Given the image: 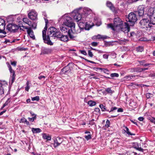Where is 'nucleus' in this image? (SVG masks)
<instances>
[{"mask_svg": "<svg viewBox=\"0 0 155 155\" xmlns=\"http://www.w3.org/2000/svg\"><path fill=\"white\" fill-rule=\"evenodd\" d=\"M107 27L111 29H130L128 23L124 22L119 17L115 18L114 19L113 23L107 25Z\"/></svg>", "mask_w": 155, "mask_h": 155, "instance_id": "obj_1", "label": "nucleus"}, {"mask_svg": "<svg viewBox=\"0 0 155 155\" xmlns=\"http://www.w3.org/2000/svg\"><path fill=\"white\" fill-rule=\"evenodd\" d=\"M67 27L70 28L71 29L75 28V24L73 22L72 18L71 17H67L65 21L60 25V29H67Z\"/></svg>", "mask_w": 155, "mask_h": 155, "instance_id": "obj_2", "label": "nucleus"}, {"mask_svg": "<svg viewBox=\"0 0 155 155\" xmlns=\"http://www.w3.org/2000/svg\"><path fill=\"white\" fill-rule=\"evenodd\" d=\"M137 20L136 14L132 12L130 13L128 16L126 18V21L129 22L130 24L129 25L130 27V26H133L134 25Z\"/></svg>", "mask_w": 155, "mask_h": 155, "instance_id": "obj_3", "label": "nucleus"}, {"mask_svg": "<svg viewBox=\"0 0 155 155\" xmlns=\"http://www.w3.org/2000/svg\"><path fill=\"white\" fill-rule=\"evenodd\" d=\"M7 66L11 73L10 77L9 79V83L12 84L15 80V72L12 69V67L9 63L7 64Z\"/></svg>", "mask_w": 155, "mask_h": 155, "instance_id": "obj_4", "label": "nucleus"}, {"mask_svg": "<svg viewBox=\"0 0 155 155\" xmlns=\"http://www.w3.org/2000/svg\"><path fill=\"white\" fill-rule=\"evenodd\" d=\"M47 30H43L42 31V37L44 42L48 45H52L53 43L50 39L49 36L46 35V31Z\"/></svg>", "mask_w": 155, "mask_h": 155, "instance_id": "obj_5", "label": "nucleus"}, {"mask_svg": "<svg viewBox=\"0 0 155 155\" xmlns=\"http://www.w3.org/2000/svg\"><path fill=\"white\" fill-rule=\"evenodd\" d=\"M45 20V25L44 29H57L54 27V22L52 20L48 21V20L45 18H44Z\"/></svg>", "mask_w": 155, "mask_h": 155, "instance_id": "obj_6", "label": "nucleus"}, {"mask_svg": "<svg viewBox=\"0 0 155 155\" xmlns=\"http://www.w3.org/2000/svg\"><path fill=\"white\" fill-rule=\"evenodd\" d=\"M141 24V28H153L154 26H152L150 22L147 21V19H144L141 20L140 22Z\"/></svg>", "mask_w": 155, "mask_h": 155, "instance_id": "obj_7", "label": "nucleus"}, {"mask_svg": "<svg viewBox=\"0 0 155 155\" xmlns=\"http://www.w3.org/2000/svg\"><path fill=\"white\" fill-rule=\"evenodd\" d=\"M24 28L22 24L16 25L14 24H8L7 26L6 29H22L21 27Z\"/></svg>", "mask_w": 155, "mask_h": 155, "instance_id": "obj_8", "label": "nucleus"}, {"mask_svg": "<svg viewBox=\"0 0 155 155\" xmlns=\"http://www.w3.org/2000/svg\"><path fill=\"white\" fill-rule=\"evenodd\" d=\"M28 17L32 20H35L37 19L38 14L34 10H31L28 14Z\"/></svg>", "mask_w": 155, "mask_h": 155, "instance_id": "obj_9", "label": "nucleus"}, {"mask_svg": "<svg viewBox=\"0 0 155 155\" xmlns=\"http://www.w3.org/2000/svg\"><path fill=\"white\" fill-rule=\"evenodd\" d=\"M72 16L74 20L76 21V22H78L79 21L81 20V19L84 18L82 15L81 14L77 12L75 14L72 13Z\"/></svg>", "mask_w": 155, "mask_h": 155, "instance_id": "obj_10", "label": "nucleus"}, {"mask_svg": "<svg viewBox=\"0 0 155 155\" xmlns=\"http://www.w3.org/2000/svg\"><path fill=\"white\" fill-rule=\"evenodd\" d=\"M78 33L76 30H68V34L70 38L73 39L76 37V35Z\"/></svg>", "mask_w": 155, "mask_h": 155, "instance_id": "obj_11", "label": "nucleus"}, {"mask_svg": "<svg viewBox=\"0 0 155 155\" xmlns=\"http://www.w3.org/2000/svg\"><path fill=\"white\" fill-rule=\"evenodd\" d=\"M54 140V147H56L62 143V140L61 138L60 137H54L53 139Z\"/></svg>", "mask_w": 155, "mask_h": 155, "instance_id": "obj_12", "label": "nucleus"}, {"mask_svg": "<svg viewBox=\"0 0 155 155\" xmlns=\"http://www.w3.org/2000/svg\"><path fill=\"white\" fill-rule=\"evenodd\" d=\"M138 14L139 16H142L144 13V6L143 5H140L138 7Z\"/></svg>", "mask_w": 155, "mask_h": 155, "instance_id": "obj_13", "label": "nucleus"}, {"mask_svg": "<svg viewBox=\"0 0 155 155\" xmlns=\"http://www.w3.org/2000/svg\"><path fill=\"white\" fill-rule=\"evenodd\" d=\"M154 13V9L153 8H151L148 9L147 12V15L149 18L151 17L152 18L155 16Z\"/></svg>", "mask_w": 155, "mask_h": 155, "instance_id": "obj_14", "label": "nucleus"}, {"mask_svg": "<svg viewBox=\"0 0 155 155\" xmlns=\"http://www.w3.org/2000/svg\"><path fill=\"white\" fill-rule=\"evenodd\" d=\"M92 12L91 9L88 8H84L83 10L82 15L83 17L84 16V17L87 16L89 14Z\"/></svg>", "mask_w": 155, "mask_h": 155, "instance_id": "obj_15", "label": "nucleus"}, {"mask_svg": "<svg viewBox=\"0 0 155 155\" xmlns=\"http://www.w3.org/2000/svg\"><path fill=\"white\" fill-rule=\"evenodd\" d=\"M101 24V23L99 22L96 24L95 25L97 26H99ZM93 23H91V24H89L87 22H86L85 24V29H90L92 28L94 26H95Z\"/></svg>", "mask_w": 155, "mask_h": 155, "instance_id": "obj_16", "label": "nucleus"}, {"mask_svg": "<svg viewBox=\"0 0 155 155\" xmlns=\"http://www.w3.org/2000/svg\"><path fill=\"white\" fill-rule=\"evenodd\" d=\"M139 76L138 75H127L124 77V78L125 79H127L128 80H134V79H137L138 78Z\"/></svg>", "mask_w": 155, "mask_h": 155, "instance_id": "obj_17", "label": "nucleus"}, {"mask_svg": "<svg viewBox=\"0 0 155 155\" xmlns=\"http://www.w3.org/2000/svg\"><path fill=\"white\" fill-rule=\"evenodd\" d=\"M109 37L106 35H96L94 36L92 38L93 39H100L101 38L103 39V40L107 39Z\"/></svg>", "mask_w": 155, "mask_h": 155, "instance_id": "obj_18", "label": "nucleus"}, {"mask_svg": "<svg viewBox=\"0 0 155 155\" xmlns=\"http://www.w3.org/2000/svg\"><path fill=\"white\" fill-rule=\"evenodd\" d=\"M133 147L140 151L143 152V149L140 147V145L137 143H134Z\"/></svg>", "mask_w": 155, "mask_h": 155, "instance_id": "obj_19", "label": "nucleus"}, {"mask_svg": "<svg viewBox=\"0 0 155 155\" xmlns=\"http://www.w3.org/2000/svg\"><path fill=\"white\" fill-rule=\"evenodd\" d=\"M27 32L28 35L33 39H35V37L34 34V32L32 30H27Z\"/></svg>", "mask_w": 155, "mask_h": 155, "instance_id": "obj_20", "label": "nucleus"}, {"mask_svg": "<svg viewBox=\"0 0 155 155\" xmlns=\"http://www.w3.org/2000/svg\"><path fill=\"white\" fill-rule=\"evenodd\" d=\"M52 50L51 49L49 48H44L42 49L41 53L43 54H46L50 53L51 51Z\"/></svg>", "mask_w": 155, "mask_h": 155, "instance_id": "obj_21", "label": "nucleus"}, {"mask_svg": "<svg viewBox=\"0 0 155 155\" xmlns=\"http://www.w3.org/2000/svg\"><path fill=\"white\" fill-rule=\"evenodd\" d=\"M106 4L107 6L113 12H114L115 10V7L110 2L107 1Z\"/></svg>", "mask_w": 155, "mask_h": 155, "instance_id": "obj_22", "label": "nucleus"}, {"mask_svg": "<svg viewBox=\"0 0 155 155\" xmlns=\"http://www.w3.org/2000/svg\"><path fill=\"white\" fill-rule=\"evenodd\" d=\"M58 30H56L54 32V37L60 38L62 36V34Z\"/></svg>", "mask_w": 155, "mask_h": 155, "instance_id": "obj_23", "label": "nucleus"}, {"mask_svg": "<svg viewBox=\"0 0 155 155\" xmlns=\"http://www.w3.org/2000/svg\"><path fill=\"white\" fill-rule=\"evenodd\" d=\"M60 40L62 41L65 42L68 41V38L67 35H62L61 37L59 38Z\"/></svg>", "mask_w": 155, "mask_h": 155, "instance_id": "obj_24", "label": "nucleus"}, {"mask_svg": "<svg viewBox=\"0 0 155 155\" xmlns=\"http://www.w3.org/2000/svg\"><path fill=\"white\" fill-rule=\"evenodd\" d=\"M42 137L44 139H46L47 140H51V137L49 134H43Z\"/></svg>", "mask_w": 155, "mask_h": 155, "instance_id": "obj_25", "label": "nucleus"}, {"mask_svg": "<svg viewBox=\"0 0 155 155\" xmlns=\"http://www.w3.org/2000/svg\"><path fill=\"white\" fill-rule=\"evenodd\" d=\"M5 21L0 18V29L2 28H3V29H5Z\"/></svg>", "mask_w": 155, "mask_h": 155, "instance_id": "obj_26", "label": "nucleus"}, {"mask_svg": "<svg viewBox=\"0 0 155 155\" xmlns=\"http://www.w3.org/2000/svg\"><path fill=\"white\" fill-rule=\"evenodd\" d=\"M129 31L130 30H125V31H123L125 33H127V35L129 37L134 36V35H135L134 32H132L129 33Z\"/></svg>", "mask_w": 155, "mask_h": 155, "instance_id": "obj_27", "label": "nucleus"}, {"mask_svg": "<svg viewBox=\"0 0 155 155\" xmlns=\"http://www.w3.org/2000/svg\"><path fill=\"white\" fill-rule=\"evenodd\" d=\"M5 87V85H3L2 83L0 82V95L4 94Z\"/></svg>", "mask_w": 155, "mask_h": 155, "instance_id": "obj_28", "label": "nucleus"}, {"mask_svg": "<svg viewBox=\"0 0 155 155\" xmlns=\"http://www.w3.org/2000/svg\"><path fill=\"white\" fill-rule=\"evenodd\" d=\"M29 26H30V28H28L27 27H25V29H31V28L35 29L36 28L37 24L35 22H33L31 23Z\"/></svg>", "mask_w": 155, "mask_h": 155, "instance_id": "obj_29", "label": "nucleus"}, {"mask_svg": "<svg viewBox=\"0 0 155 155\" xmlns=\"http://www.w3.org/2000/svg\"><path fill=\"white\" fill-rule=\"evenodd\" d=\"M31 131L33 134H36L40 133L41 132V130L39 128H34L31 129Z\"/></svg>", "mask_w": 155, "mask_h": 155, "instance_id": "obj_30", "label": "nucleus"}, {"mask_svg": "<svg viewBox=\"0 0 155 155\" xmlns=\"http://www.w3.org/2000/svg\"><path fill=\"white\" fill-rule=\"evenodd\" d=\"M150 23L152 25H155V16L154 17H151L150 18Z\"/></svg>", "mask_w": 155, "mask_h": 155, "instance_id": "obj_31", "label": "nucleus"}, {"mask_svg": "<svg viewBox=\"0 0 155 155\" xmlns=\"http://www.w3.org/2000/svg\"><path fill=\"white\" fill-rule=\"evenodd\" d=\"M87 104L90 106H94L96 104V103L94 101H89L88 102Z\"/></svg>", "mask_w": 155, "mask_h": 155, "instance_id": "obj_32", "label": "nucleus"}, {"mask_svg": "<svg viewBox=\"0 0 155 155\" xmlns=\"http://www.w3.org/2000/svg\"><path fill=\"white\" fill-rule=\"evenodd\" d=\"M23 21L26 23L28 25H30V24H31V21H29L27 18H23Z\"/></svg>", "mask_w": 155, "mask_h": 155, "instance_id": "obj_33", "label": "nucleus"}, {"mask_svg": "<svg viewBox=\"0 0 155 155\" xmlns=\"http://www.w3.org/2000/svg\"><path fill=\"white\" fill-rule=\"evenodd\" d=\"M68 71V67H65L61 71V73L62 74H65Z\"/></svg>", "mask_w": 155, "mask_h": 155, "instance_id": "obj_34", "label": "nucleus"}, {"mask_svg": "<svg viewBox=\"0 0 155 155\" xmlns=\"http://www.w3.org/2000/svg\"><path fill=\"white\" fill-rule=\"evenodd\" d=\"M128 42V40L125 39H121L120 41V44L124 45L126 43Z\"/></svg>", "mask_w": 155, "mask_h": 155, "instance_id": "obj_35", "label": "nucleus"}, {"mask_svg": "<svg viewBox=\"0 0 155 155\" xmlns=\"http://www.w3.org/2000/svg\"><path fill=\"white\" fill-rule=\"evenodd\" d=\"M54 31H51L49 32H48L47 35L50 37H54Z\"/></svg>", "mask_w": 155, "mask_h": 155, "instance_id": "obj_36", "label": "nucleus"}, {"mask_svg": "<svg viewBox=\"0 0 155 155\" xmlns=\"http://www.w3.org/2000/svg\"><path fill=\"white\" fill-rule=\"evenodd\" d=\"M11 99L10 98H8L7 100L5 102L3 105V107H4L6 105H7L11 101Z\"/></svg>", "mask_w": 155, "mask_h": 155, "instance_id": "obj_37", "label": "nucleus"}, {"mask_svg": "<svg viewBox=\"0 0 155 155\" xmlns=\"http://www.w3.org/2000/svg\"><path fill=\"white\" fill-rule=\"evenodd\" d=\"M105 91L109 94H112L114 91H112L110 88H108L105 89Z\"/></svg>", "mask_w": 155, "mask_h": 155, "instance_id": "obj_38", "label": "nucleus"}, {"mask_svg": "<svg viewBox=\"0 0 155 155\" xmlns=\"http://www.w3.org/2000/svg\"><path fill=\"white\" fill-rule=\"evenodd\" d=\"M143 50L144 49L143 47L139 46L138 48H137V51L138 52H142L143 51Z\"/></svg>", "mask_w": 155, "mask_h": 155, "instance_id": "obj_39", "label": "nucleus"}, {"mask_svg": "<svg viewBox=\"0 0 155 155\" xmlns=\"http://www.w3.org/2000/svg\"><path fill=\"white\" fill-rule=\"evenodd\" d=\"M110 76L112 77H118L119 76V74L116 73H112L110 74Z\"/></svg>", "mask_w": 155, "mask_h": 155, "instance_id": "obj_40", "label": "nucleus"}, {"mask_svg": "<svg viewBox=\"0 0 155 155\" xmlns=\"http://www.w3.org/2000/svg\"><path fill=\"white\" fill-rule=\"evenodd\" d=\"M135 72H141L143 71L142 68H135Z\"/></svg>", "mask_w": 155, "mask_h": 155, "instance_id": "obj_41", "label": "nucleus"}, {"mask_svg": "<svg viewBox=\"0 0 155 155\" xmlns=\"http://www.w3.org/2000/svg\"><path fill=\"white\" fill-rule=\"evenodd\" d=\"M26 84L27 86L25 87V90L27 91H28L29 89L30 88V87L29 84V82L27 81L26 83Z\"/></svg>", "mask_w": 155, "mask_h": 155, "instance_id": "obj_42", "label": "nucleus"}, {"mask_svg": "<svg viewBox=\"0 0 155 155\" xmlns=\"http://www.w3.org/2000/svg\"><path fill=\"white\" fill-rule=\"evenodd\" d=\"M79 52L82 54L86 55H87V53L84 50H80L79 51Z\"/></svg>", "mask_w": 155, "mask_h": 155, "instance_id": "obj_43", "label": "nucleus"}, {"mask_svg": "<svg viewBox=\"0 0 155 155\" xmlns=\"http://www.w3.org/2000/svg\"><path fill=\"white\" fill-rule=\"evenodd\" d=\"M39 100V96H37L35 97L32 98L31 100L32 101H38Z\"/></svg>", "mask_w": 155, "mask_h": 155, "instance_id": "obj_44", "label": "nucleus"}, {"mask_svg": "<svg viewBox=\"0 0 155 155\" xmlns=\"http://www.w3.org/2000/svg\"><path fill=\"white\" fill-rule=\"evenodd\" d=\"M149 119L150 120V121L153 123L155 124V118L153 117H149Z\"/></svg>", "mask_w": 155, "mask_h": 155, "instance_id": "obj_45", "label": "nucleus"}, {"mask_svg": "<svg viewBox=\"0 0 155 155\" xmlns=\"http://www.w3.org/2000/svg\"><path fill=\"white\" fill-rule=\"evenodd\" d=\"M153 95L152 94L147 93L146 94V97L147 98H149L153 97Z\"/></svg>", "mask_w": 155, "mask_h": 155, "instance_id": "obj_46", "label": "nucleus"}, {"mask_svg": "<svg viewBox=\"0 0 155 155\" xmlns=\"http://www.w3.org/2000/svg\"><path fill=\"white\" fill-rule=\"evenodd\" d=\"M100 108L101 109L102 111H104L106 110L105 106L103 104H100L99 105Z\"/></svg>", "mask_w": 155, "mask_h": 155, "instance_id": "obj_47", "label": "nucleus"}, {"mask_svg": "<svg viewBox=\"0 0 155 155\" xmlns=\"http://www.w3.org/2000/svg\"><path fill=\"white\" fill-rule=\"evenodd\" d=\"M110 122L109 120H107L106 121V123L105 125V126L107 127H108L110 126Z\"/></svg>", "mask_w": 155, "mask_h": 155, "instance_id": "obj_48", "label": "nucleus"}, {"mask_svg": "<svg viewBox=\"0 0 155 155\" xmlns=\"http://www.w3.org/2000/svg\"><path fill=\"white\" fill-rule=\"evenodd\" d=\"M36 117H32L31 118H28V119L30 121L33 122L36 119Z\"/></svg>", "mask_w": 155, "mask_h": 155, "instance_id": "obj_49", "label": "nucleus"}, {"mask_svg": "<svg viewBox=\"0 0 155 155\" xmlns=\"http://www.w3.org/2000/svg\"><path fill=\"white\" fill-rule=\"evenodd\" d=\"M85 137L87 140H89L91 138V135L90 134H89L87 136H85Z\"/></svg>", "mask_w": 155, "mask_h": 155, "instance_id": "obj_50", "label": "nucleus"}, {"mask_svg": "<svg viewBox=\"0 0 155 155\" xmlns=\"http://www.w3.org/2000/svg\"><path fill=\"white\" fill-rule=\"evenodd\" d=\"M88 54L89 56L91 57H92L93 55L92 52L90 50H88Z\"/></svg>", "mask_w": 155, "mask_h": 155, "instance_id": "obj_51", "label": "nucleus"}, {"mask_svg": "<svg viewBox=\"0 0 155 155\" xmlns=\"http://www.w3.org/2000/svg\"><path fill=\"white\" fill-rule=\"evenodd\" d=\"M94 119H92L91 120L89 121V124L91 125H93L94 124Z\"/></svg>", "mask_w": 155, "mask_h": 155, "instance_id": "obj_52", "label": "nucleus"}, {"mask_svg": "<svg viewBox=\"0 0 155 155\" xmlns=\"http://www.w3.org/2000/svg\"><path fill=\"white\" fill-rule=\"evenodd\" d=\"M91 45L93 46H96L97 45V43L96 42H93L91 43Z\"/></svg>", "mask_w": 155, "mask_h": 155, "instance_id": "obj_53", "label": "nucleus"}, {"mask_svg": "<svg viewBox=\"0 0 155 155\" xmlns=\"http://www.w3.org/2000/svg\"><path fill=\"white\" fill-rule=\"evenodd\" d=\"M130 71L131 72H135V68H131L129 69Z\"/></svg>", "mask_w": 155, "mask_h": 155, "instance_id": "obj_54", "label": "nucleus"}, {"mask_svg": "<svg viewBox=\"0 0 155 155\" xmlns=\"http://www.w3.org/2000/svg\"><path fill=\"white\" fill-rule=\"evenodd\" d=\"M108 55L106 54H104L103 55V58L106 59H107L108 57Z\"/></svg>", "mask_w": 155, "mask_h": 155, "instance_id": "obj_55", "label": "nucleus"}, {"mask_svg": "<svg viewBox=\"0 0 155 155\" xmlns=\"http://www.w3.org/2000/svg\"><path fill=\"white\" fill-rule=\"evenodd\" d=\"M139 62L141 65H142V66H144V63H145V61L143 60L141 61H139Z\"/></svg>", "mask_w": 155, "mask_h": 155, "instance_id": "obj_56", "label": "nucleus"}, {"mask_svg": "<svg viewBox=\"0 0 155 155\" xmlns=\"http://www.w3.org/2000/svg\"><path fill=\"white\" fill-rule=\"evenodd\" d=\"M16 63H17L15 61H14L13 62H11V64L12 65L15 67L16 65Z\"/></svg>", "mask_w": 155, "mask_h": 155, "instance_id": "obj_57", "label": "nucleus"}, {"mask_svg": "<svg viewBox=\"0 0 155 155\" xmlns=\"http://www.w3.org/2000/svg\"><path fill=\"white\" fill-rule=\"evenodd\" d=\"M94 111L95 112L97 113H100V109L98 108H96L95 109Z\"/></svg>", "mask_w": 155, "mask_h": 155, "instance_id": "obj_58", "label": "nucleus"}, {"mask_svg": "<svg viewBox=\"0 0 155 155\" xmlns=\"http://www.w3.org/2000/svg\"><path fill=\"white\" fill-rule=\"evenodd\" d=\"M85 60L87 62H90V63H92V64H95V63L94 61H90V60H88L87 59H85Z\"/></svg>", "mask_w": 155, "mask_h": 155, "instance_id": "obj_59", "label": "nucleus"}, {"mask_svg": "<svg viewBox=\"0 0 155 155\" xmlns=\"http://www.w3.org/2000/svg\"><path fill=\"white\" fill-rule=\"evenodd\" d=\"M117 109V108L116 107H112L110 111V112L113 111L114 110H116Z\"/></svg>", "mask_w": 155, "mask_h": 155, "instance_id": "obj_60", "label": "nucleus"}, {"mask_svg": "<svg viewBox=\"0 0 155 155\" xmlns=\"http://www.w3.org/2000/svg\"><path fill=\"white\" fill-rule=\"evenodd\" d=\"M1 30L0 29V33H2L5 35L6 34V32L5 31H4V30Z\"/></svg>", "mask_w": 155, "mask_h": 155, "instance_id": "obj_61", "label": "nucleus"}, {"mask_svg": "<svg viewBox=\"0 0 155 155\" xmlns=\"http://www.w3.org/2000/svg\"><path fill=\"white\" fill-rule=\"evenodd\" d=\"M138 119L140 121H143L144 120V118L143 117H140Z\"/></svg>", "mask_w": 155, "mask_h": 155, "instance_id": "obj_62", "label": "nucleus"}, {"mask_svg": "<svg viewBox=\"0 0 155 155\" xmlns=\"http://www.w3.org/2000/svg\"><path fill=\"white\" fill-rule=\"evenodd\" d=\"M31 114V116L32 117H36V115L32 113V112H30Z\"/></svg>", "mask_w": 155, "mask_h": 155, "instance_id": "obj_63", "label": "nucleus"}, {"mask_svg": "<svg viewBox=\"0 0 155 155\" xmlns=\"http://www.w3.org/2000/svg\"><path fill=\"white\" fill-rule=\"evenodd\" d=\"M111 55H112V56H113L114 57V58H116V54L114 52H112L111 53Z\"/></svg>", "mask_w": 155, "mask_h": 155, "instance_id": "obj_64", "label": "nucleus"}]
</instances>
